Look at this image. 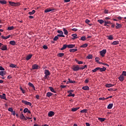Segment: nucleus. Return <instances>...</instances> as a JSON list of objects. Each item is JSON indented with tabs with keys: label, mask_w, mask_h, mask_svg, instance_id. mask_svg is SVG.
I'll use <instances>...</instances> for the list:
<instances>
[{
	"label": "nucleus",
	"mask_w": 126,
	"mask_h": 126,
	"mask_svg": "<svg viewBox=\"0 0 126 126\" xmlns=\"http://www.w3.org/2000/svg\"><path fill=\"white\" fill-rule=\"evenodd\" d=\"M9 3L13 7L15 6V5H21V4L20 2H13L12 1H9Z\"/></svg>",
	"instance_id": "nucleus-1"
},
{
	"label": "nucleus",
	"mask_w": 126,
	"mask_h": 126,
	"mask_svg": "<svg viewBox=\"0 0 126 126\" xmlns=\"http://www.w3.org/2000/svg\"><path fill=\"white\" fill-rule=\"evenodd\" d=\"M44 78H47V76L48 75H50V71H49L48 69H45V70H44Z\"/></svg>",
	"instance_id": "nucleus-2"
},
{
	"label": "nucleus",
	"mask_w": 126,
	"mask_h": 126,
	"mask_svg": "<svg viewBox=\"0 0 126 126\" xmlns=\"http://www.w3.org/2000/svg\"><path fill=\"white\" fill-rule=\"evenodd\" d=\"M72 69L74 71H77L78 70H80V67L79 65H73Z\"/></svg>",
	"instance_id": "nucleus-3"
},
{
	"label": "nucleus",
	"mask_w": 126,
	"mask_h": 126,
	"mask_svg": "<svg viewBox=\"0 0 126 126\" xmlns=\"http://www.w3.org/2000/svg\"><path fill=\"white\" fill-rule=\"evenodd\" d=\"M106 49H102V50H100V54L101 55V57H105V54H106Z\"/></svg>",
	"instance_id": "nucleus-4"
},
{
	"label": "nucleus",
	"mask_w": 126,
	"mask_h": 126,
	"mask_svg": "<svg viewBox=\"0 0 126 126\" xmlns=\"http://www.w3.org/2000/svg\"><path fill=\"white\" fill-rule=\"evenodd\" d=\"M58 33H59V34H58L59 37H65V35L63 34V31H57Z\"/></svg>",
	"instance_id": "nucleus-5"
},
{
	"label": "nucleus",
	"mask_w": 126,
	"mask_h": 126,
	"mask_svg": "<svg viewBox=\"0 0 126 126\" xmlns=\"http://www.w3.org/2000/svg\"><path fill=\"white\" fill-rule=\"evenodd\" d=\"M22 102H23L25 105H29L30 106H31L32 105V102L30 101H27L26 100H22Z\"/></svg>",
	"instance_id": "nucleus-6"
},
{
	"label": "nucleus",
	"mask_w": 126,
	"mask_h": 126,
	"mask_svg": "<svg viewBox=\"0 0 126 126\" xmlns=\"http://www.w3.org/2000/svg\"><path fill=\"white\" fill-rule=\"evenodd\" d=\"M74 90H68L67 93H68V96H75V94H72L73 93Z\"/></svg>",
	"instance_id": "nucleus-7"
},
{
	"label": "nucleus",
	"mask_w": 126,
	"mask_h": 126,
	"mask_svg": "<svg viewBox=\"0 0 126 126\" xmlns=\"http://www.w3.org/2000/svg\"><path fill=\"white\" fill-rule=\"evenodd\" d=\"M23 111L25 113V114H26V112H28V114H31V111H30V110H29V109L28 108V107H25V108L24 109Z\"/></svg>",
	"instance_id": "nucleus-8"
},
{
	"label": "nucleus",
	"mask_w": 126,
	"mask_h": 126,
	"mask_svg": "<svg viewBox=\"0 0 126 126\" xmlns=\"http://www.w3.org/2000/svg\"><path fill=\"white\" fill-rule=\"evenodd\" d=\"M55 115V112L54 111H49L48 115L49 117H52L54 116Z\"/></svg>",
	"instance_id": "nucleus-9"
},
{
	"label": "nucleus",
	"mask_w": 126,
	"mask_h": 126,
	"mask_svg": "<svg viewBox=\"0 0 126 126\" xmlns=\"http://www.w3.org/2000/svg\"><path fill=\"white\" fill-rule=\"evenodd\" d=\"M72 35V39H76L77 38H78L77 34H76V33H73V34H71Z\"/></svg>",
	"instance_id": "nucleus-10"
},
{
	"label": "nucleus",
	"mask_w": 126,
	"mask_h": 126,
	"mask_svg": "<svg viewBox=\"0 0 126 126\" xmlns=\"http://www.w3.org/2000/svg\"><path fill=\"white\" fill-rule=\"evenodd\" d=\"M1 49L2 50H7V45H3L2 44Z\"/></svg>",
	"instance_id": "nucleus-11"
},
{
	"label": "nucleus",
	"mask_w": 126,
	"mask_h": 126,
	"mask_svg": "<svg viewBox=\"0 0 126 126\" xmlns=\"http://www.w3.org/2000/svg\"><path fill=\"white\" fill-rule=\"evenodd\" d=\"M0 97L1 99H3L4 100H7L6 96V94H2V95H0Z\"/></svg>",
	"instance_id": "nucleus-12"
},
{
	"label": "nucleus",
	"mask_w": 126,
	"mask_h": 126,
	"mask_svg": "<svg viewBox=\"0 0 126 126\" xmlns=\"http://www.w3.org/2000/svg\"><path fill=\"white\" fill-rule=\"evenodd\" d=\"M119 80L120 81H123L125 79V77H124L123 73H122V75H120V76L119 77Z\"/></svg>",
	"instance_id": "nucleus-13"
},
{
	"label": "nucleus",
	"mask_w": 126,
	"mask_h": 126,
	"mask_svg": "<svg viewBox=\"0 0 126 126\" xmlns=\"http://www.w3.org/2000/svg\"><path fill=\"white\" fill-rule=\"evenodd\" d=\"M74 47H75V44H67V48H69L70 49H72Z\"/></svg>",
	"instance_id": "nucleus-14"
},
{
	"label": "nucleus",
	"mask_w": 126,
	"mask_h": 126,
	"mask_svg": "<svg viewBox=\"0 0 126 126\" xmlns=\"http://www.w3.org/2000/svg\"><path fill=\"white\" fill-rule=\"evenodd\" d=\"M0 75L2 76V78H3V75H6V71H5V70L0 71Z\"/></svg>",
	"instance_id": "nucleus-15"
},
{
	"label": "nucleus",
	"mask_w": 126,
	"mask_h": 126,
	"mask_svg": "<svg viewBox=\"0 0 126 126\" xmlns=\"http://www.w3.org/2000/svg\"><path fill=\"white\" fill-rule=\"evenodd\" d=\"M122 27V25H121L120 23H116V29H119V28H121Z\"/></svg>",
	"instance_id": "nucleus-16"
},
{
	"label": "nucleus",
	"mask_w": 126,
	"mask_h": 126,
	"mask_svg": "<svg viewBox=\"0 0 126 126\" xmlns=\"http://www.w3.org/2000/svg\"><path fill=\"white\" fill-rule=\"evenodd\" d=\"M95 60L96 63H98V64H102V62H99L100 58H99V57H96V58H95Z\"/></svg>",
	"instance_id": "nucleus-17"
},
{
	"label": "nucleus",
	"mask_w": 126,
	"mask_h": 126,
	"mask_svg": "<svg viewBox=\"0 0 126 126\" xmlns=\"http://www.w3.org/2000/svg\"><path fill=\"white\" fill-rule=\"evenodd\" d=\"M20 118L22 120L27 119L24 114H21V115H20Z\"/></svg>",
	"instance_id": "nucleus-18"
},
{
	"label": "nucleus",
	"mask_w": 126,
	"mask_h": 126,
	"mask_svg": "<svg viewBox=\"0 0 126 126\" xmlns=\"http://www.w3.org/2000/svg\"><path fill=\"white\" fill-rule=\"evenodd\" d=\"M39 68V65L38 64H33V65L32 66V69H38Z\"/></svg>",
	"instance_id": "nucleus-19"
},
{
	"label": "nucleus",
	"mask_w": 126,
	"mask_h": 126,
	"mask_svg": "<svg viewBox=\"0 0 126 126\" xmlns=\"http://www.w3.org/2000/svg\"><path fill=\"white\" fill-rule=\"evenodd\" d=\"M10 34H9V35H6V37L4 36V35H1V38H2V39H8V38H10Z\"/></svg>",
	"instance_id": "nucleus-20"
},
{
	"label": "nucleus",
	"mask_w": 126,
	"mask_h": 126,
	"mask_svg": "<svg viewBox=\"0 0 126 126\" xmlns=\"http://www.w3.org/2000/svg\"><path fill=\"white\" fill-rule=\"evenodd\" d=\"M99 70L100 71H105L106 70L107 68H105V66H103L102 68L99 67Z\"/></svg>",
	"instance_id": "nucleus-21"
},
{
	"label": "nucleus",
	"mask_w": 126,
	"mask_h": 126,
	"mask_svg": "<svg viewBox=\"0 0 126 126\" xmlns=\"http://www.w3.org/2000/svg\"><path fill=\"white\" fill-rule=\"evenodd\" d=\"M97 70H99V66H97V67L93 69L92 71H93V73H95V72L97 71Z\"/></svg>",
	"instance_id": "nucleus-22"
},
{
	"label": "nucleus",
	"mask_w": 126,
	"mask_h": 126,
	"mask_svg": "<svg viewBox=\"0 0 126 126\" xmlns=\"http://www.w3.org/2000/svg\"><path fill=\"white\" fill-rule=\"evenodd\" d=\"M108 24H111V21H104V26H108Z\"/></svg>",
	"instance_id": "nucleus-23"
},
{
	"label": "nucleus",
	"mask_w": 126,
	"mask_h": 126,
	"mask_svg": "<svg viewBox=\"0 0 126 126\" xmlns=\"http://www.w3.org/2000/svg\"><path fill=\"white\" fill-rule=\"evenodd\" d=\"M112 44L114 45H116L117 44H119V40H114V42L112 43Z\"/></svg>",
	"instance_id": "nucleus-24"
},
{
	"label": "nucleus",
	"mask_w": 126,
	"mask_h": 126,
	"mask_svg": "<svg viewBox=\"0 0 126 126\" xmlns=\"http://www.w3.org/2000/svg\"><path fill=\"white\" fill-rule=\"evenodd\" d=\"M32 57V54H29L27 57H26V60H30V59H31V58Z\"/></svg>",
	"instance_id": "nucleus-25"
},
{
	"label": "nucleus",
	"mask_w": 126,
	"mask_h": 126,
	"mask_svg": "<svg viewBox=\"0 0 126 126\" xmlns=\"http://www.w3.org/2000/svg\"><path fill=\"white\" fill-rule=\"evenodd\" d=\"M29 85H30V86H31L32 88L33 89V90H36L35 88L34 87V85L33 84H32V83H29Z\"/></svg>",
	"instance_id": "nucleus-26"
},
{
	"label": "nucleus",
	"mask_w": 126,
	"mask_h": 126,
	"mask_svg": "<svg viewBox=\"0 0 126 126\" xmlns=\"http://www.w3.org/2000/svg\"><path fill=\"white\" fill-rule=\"evenodd\" d=\"M9 43L10 44H11L12 45H15L16 44L15 40H10Z\"/></svg>",
	"instance_id": "nucleus-27"
},
{
	"label": "nucleus",
	"mask_w": 126,
	"mask_h": 126,
	"mask_svg": "<svg viewBox=\"0 0 126 126\" xmlns=\"http://www.w3.org/2000/svg\"><path fill=\"white\" fill-rule=\"evenodd\" d=\"M51 11H54V9H51V8H47L46 9H45L44 12H45L46 13H47V12H51Z\"/></svg>",
	"instance_id": "nucleus-28"
},
{
	"label": "nucleus",
	"mask_w": 126,
	"mask_h": 126,
	"mask_svg": "<svg viewBox=\"0 0 126 126\" xmlns=\"http://www.w3.org/2000/svg\"><path fill=\"white\" fill-rule=\"evenodd\" d=\"M68 47V44H63L62 48H61V50H63L64 49H66V48Z\"/></svg>",
	"instance_id": "nucleus-29"
},
{
	"label": "nucleus",
	"mask_w": 126,
	"mask_h": 126,
	"mask_svg": "<svg viewBox=\"0 0 126 126\" xmlns=\"http://www.w3.org/2000/svg\"><path fill=\"white\" fill-rule=\"evenodd\" d=\"M82 89L83 90H90V88L88 86H85V87H83Z\"/></svg>",
	"instance_id": "nucleus-30"
},
{
	"label": "nucleus",
	"mask_w": 126,
	"mask_h": 126,
	"mask_svg": "<svg viewBox=\"0 0 126 126\" xmlns=\"http://www.w3.org/2000/svg\"><path fill=\"white\" fill-rule=\"evenodd\" d=\"M63 31L64 34H65L66 35H68V32L67 30H66L65 28H63Z\"/></svg>",
	"instance_id": "nucleus-31"
},
{
	"label": "nucleus",
	"mask_w": 126,
	"mask_h": 126,
	"mask_svg": "<svg viewBox=\"0 0 126 126\" xmlns=\"http://www.w3.org/2000/svg\"><path fill=\"white\" fill-rule=\"evenodd\" d=\"M53 95V93H51L50 92H48L47 93L46 96H48V97H50V96Z\"/></svg>",
	"instance_id": "nucleus-32"
},
{
	"label": "nucleus",
	"mask_w": 126,
	"mask_h": 126,
	"mask_svg": "<svg viewBox=\"0 0 126 126\" xmlns=\"http://www.w3.org/2000/svg\"><path fill=\"white\" fill-rule=\"evenodd\" d=\"M0 3H1V4H6L7 2L5 0H0Z\"/></svg>",
	"instance_id": "nucleus-33"
},
{
	"label": "nucleus",
	"mask_w": 126,
	"mask_h": 126,
	"mask_svg": "<svg viewBox=\"0 0 126 126\" xmlns=\"http://www.w3.org/2000/svg\"><path fill=\"white\" fill-rule=\"evenodd\" d=\"M88 44H87V43H84V44H82L81 45V48H86L88 47Z\"/></svg>",
	"instance_id": "nucleus-34"
},
{
	"label": "nucleus",
	"mask_w": 126,
	"mask_h": 126,
	"mask_svg": "<svg viewBox=\"0 0 126 126\" xmlns=\"http://www.w3.org/2000/svg\"><path fill=\"white\" fill-rule=\"evenodd\" d=\"M78 49L76 48H75V47H73V48H72V49H69V52H77Z\"/></svg>",
	"instance_id": "nucleus-35"
},
{
	"label": "nucleus",
	"mask_w": 126,
	"mask_h": 126,
	"mask_svg": "<svg viewBox=\"0 0 126 126\" xmlns=\"http://www.w3.org/2000/svg\"><path fill=\"white\" fill-rule=\"evenodd\" d=\"M114 84H106L105 86L106 88H111L112 86H114Z\"/></svg>",
	"instance_id": "nucleus-36"
},
{
	"label": "nucleus",
	"mask_w": 126,
	"mask_h": 126,
	"mask_svg": "<svg viewBox=\"0 0 126 126\" xmlns=\"http://www.w3.org/2000/svg\"><path fill=\"white\" fill-rule=\"evenodd\" d=\"M108 39H109L110 40H112L113 39H114L113 35H108Z\"/></svg>",
	"instance_id": "nucleus-37"
},
{
	"label": "nucleus",
	"mask_w": 126,
	"mask_h": 126,
	"mask_svg": "<svg viewBox=\"0 0 126 126\" xmlns=\"http://www.w3.org/2000/svg\"><path fill=\"white\" fill-rule=\"evenodd\" d=\"M113 104H109L107 106V109H112Z\"/></svg>",
	"instance_id": "nucleus-38"
},
{
	"label": "nucleus",
	"mask_w": 126,
	"mask_h": 126,
	"mask_svg": "<svg viewBox=\"0 0 126 126\" xmlns=\"http://www.w3.org/2000/svg\"><path fill=\"white\" fill-rule=\"evenodd\" d=\"M80 107H72V111H77Z\"/></svg>",
	"instance_id": "nucleus-39"
},
{
	"label": "nucleus",
	"mask_w": 126,
	"mask_h": 126,
	"mask_svg": "<svg viewBox=\"0 0 126 126\" xmlns=\"http://www.w3.org/2000/svg\"><path fill=\"white\" fill-rule=\"evenodd\" d=\"M14 26H11L10 27H8L7 29L8 31H12L14 29Z\"/></svg>",
	"instance_id": "nucleus-40"
},
{
	"label": "nucleus",
	"mask_w": 126,
	"mask_h": 126,
	"mask_svg": "<svg viewBox=\"0 0 126 126\" xmlns=\"http://www.w3.org/2000/svg\"><path fill=\"white\" fill-rule=\"evenodd\" d=\"M49 89H50L51 91L52 92V93H56V90H54V88L52 87H49Z\"/></svg>",
	"instance_id": "nucleus-41"
},
{
	"label": "nucleus",
	"mask_w": 126,
	"mask_h": 126,
	"mask_svg": "<svg viewBox=\"0 0 126 126\" xmlns=\"http://www.w3.org/2000/svg\"><path fill=\"white\" fill-rule=\"evenodd\" d=\"M35 9H32V11L31 12H29V14H32H32H34V13H35Z\"/></svg>",
	"instance_id": "nucleus-42"
},
{
	"label": "nucleus",
	"mask_w": 126,
	"mask_h": 126,
	"mask_svg": "<svg viewBox=\"0 0 126 126\" xmlns=\"http://www.w3.org/2000/svg\"><path fill=\"white\" fill-rule=\"evenodd\" d=\"M10 66L11 67V68H16V64L12 63L10 64Z\"/></svg>",
	"instance_id": "nucleus-43"
},
{
	"label": "nucleus",
	"mask_w": 126,
	"mask_h": 126,
	"mask_svg": "<svg viewBox=\"0 0 126 126\" xmlns=\"http://www.w3.org/2000/svg\"><path fill=\"white\" fill-rule=\"evenodd\" d=\"M98 120L101 121V123H102V122L105 121V120H106V119L103 118H98Z\"/></svg>",
	"instance_id": "nucleus-44"
},
{
	"label": "nucleus",
	"mask_w": 126,
	"mask_h": 126,
	"mask_svg": "<svg viewBox=\"0 0 126 126\" xmlns=\"http://www.w3.org/2000/svg\"><path fill=\"white\" fill-rule=\"evenodd\" d=\"M85 68H87V65H86V64H85V65H83V66H81L80 69H85Z\"/></svg>",
	"instance_id": "nucleus-45"
},
{
	"label": "nucleus",
	"mask_w": 126,
	"mask_h": 126,
	"mask_svg": "<svg viewBox=\"0 0 126 126\" xmlns=\"http://www.w3.org/2000/svg\"><path fill=\"white\" fill-rule=\"evenodd\" d=\"M68 81H69V83H76L75 80H72L71 79H69V78L68 79Z\"/></svg>",
	"instance_id": "nucleus-46"
},
{
	"label": "nucleus",
	"mask_w": 126,
	"mask_h": 126,
	"mask_svg": "<svg viewBox=\"0 0 126 126\" xmlns=\"http://www.w3.org/2000/svg\"><path fill=\"white\" fill-rule=\"evenodd\" d=\"M58 39H59V34L55 35V37L54 38V40H58Z\"/></svg>",
	"instance_id": "nucleus-47"
},
{
	"label": "nucleus",
	"mask_w": 126,
	"mask_h": 126,
	"mask_svg": "<svg viewBox=\"0 0 126 126\" xmlns=\"http://www.w3.org/2000/svg\"><path fill=\"white\" fill-rule=\"evenodd\" d=\"M87 58H88V59H92L93 58L92 54H89V56H88Z\"/></svg>",
	"instance_id": "nucleus-48"
},
{
	"label": "nucleus",
	"mask_w": 126,
	"mask_h": 126,
	"mask_svg": "<svg viewBox=\"0 0 126 126\" xmlns=\"http://www.w3.org/2000/svg\"><path fill=\"white\" fill-rule=\"evenodd\" d=\"M97 22H99V23H100V24H102V23H104V21H103V20H98Z\"/></svg>",
	"instance_id": "nucleus-49"
},
{
	"label": "nucleus",
	"mask_w": 126,
	"mask_h": 126,
	"mask_svg": "<svg viewBox=\"0 0 126 126\" xmlns=\"http://www.w3.org/2000/svg\"><path fill=\"white\" fill-rule=\"evenodd\" d=\"M76 62H77L78 64H83V62H82L81 61H78L77 59H75Z\"/></svg>",
	"instance_id": "nucleus-50"
},
{
	"label": "nucleus",
	"mask_w": 126,
	"mask_h": 126,
	"mask_svg": "<svg viewBox=\"0 0 126 126\" xmlns=\"http://www.w3.org/2000/svg\"><path fill=\"white\" fill-rule=\"evenodd\" d=\"M81 40H86V37H85V35H84L83 37H81Z\"/></svg>",
	"instance_id": "nucleus-51"
},
{
	"label": "nucleus",
	"mask_w": 126,
	"mask_h": 126,
	"mask_svg": "<svg viewBox=\"0 0 126 126\" xmlns=\"http://www.w3.org/2000/svg\"><path fill=\"white\" fill-rule=\"evenodd\" d=\"M20 90L22 91V93H23V94H25V93H26L25 90H24V89H23L22 87H20Z\"/></svg>",
	"instance_id": "nucleus-52"
},
{
	"label": "nucleus",
	"mask_w": 126,
	"mask_h": 126,
	"mask_svg": "<svg viewBox=\"0 0 126 126\" xmlns=\"http://www.w3.org/2000/svg\"><path fill=\"white\" fill-rule=\"evenodd\" d=\"M87 109H83V110H81V112H87Z\"/></svg>",
	"instance_id": "nucleus-53"
},
{
	"label": "nucleus",
	"mask_w": 126,
	"mask_h": 126,
	"mask_svg": "<svg viewBox=\"0 0 126 126\" xmlns=\"http://www.w3.org/2000/svg\"><path fill=\"white\" fill-rule=\"evenodd\" d=\"M59 56L60 57H63V55H64V53H59L58 54Z\"/></svg>",
	"instance_id": "nucleus-54"
},
{
	"label": "nucleus",
	"mask_w": 126,
	"mask_h": 126,
	"mask_svg": "<svg viewBox=\"0 0 126 126\" xmlns=\"http://www.w3.org/2000/svg\"><path fill=\"white\" fill-rule=\"evenodd\" d=\"M8 111H11V112H13V109H12V107H9Z\"/></svg>",
	"instance_id": "nucleus-55"
},
{
	"label": "nucleus",
	"mask_w": 126,
	"mask_h": 126,
	"mask_svg": "<svg viewBox=\"0 0 126 126\" xmlns=\"http://www.w3.org/2000/svg\"><path fill=\"white\" fill-rule=\"evenodd\" d=\"M0 71H2V70H5V68L3 67V66H1L0 65Z\"/></svg>",
	"instance_id": "nucleus-56"
},
{
	"label": "nucleus",
	"mask_w": 126,
	"mask_h": 126,
	"mask_svg": "<svg viewBox=\"0 0 126 126\" xmlns=\"http://www.w3.org/2000/svg\"><path fill=\"white\" fill-rule=\"evenodd\" d=\"M104 13H105V14L109 13L108 9H104Z\"/></svg>",
	"instance_id": "nucleus-57"
},
{
	"label": "nucleus",
	"mask_w": 126,
	"mask_h": 126,
	"mask_svg": "<svg viewBox=\"0 0 126 126\" xmlns=\"http://www.w3.org/2000/svg\"><path fill=\"white\" fill-rule=\"evenodd\" d=\"M106 97H99V100H106Z\"/></svg>",
	"instance_id": "nucleus-58"
},
{
	"label": "nucleus",
	"mask_w": 126,
	"mask_h": 126,
	"mask_svg": "<svg viewBox=\"0 0 126 126\" xmlns=\"http://www.w3.org/2000/svg\"><path fill=\"white\" fill-rule=\"evenodd\" d=\"M72 31H74V32H77L78 31L77 28H72Z\"/></svg>",
	"instance_id": "nucleus-59"
},
{
	"label": "nucleus",
	"mask_w": 126,
	"mask_h": 126,
	"mask_svg": "<svg viewBox=\"0 0 126 126\" xmlns=\"http://www.w3.org/2000/svg\"><path fill=\"white\" fill-rule=\"evenodd\" d=\"M85 22H86V23H88V24H90L91 21L90 20H86Z\"/></svg>",
	"instance_id": "nucleus-60"
},
{
	"label": "nucleus",
	"mask_w": 126,
	"mask_h": 126,
	"mask_svg": "<svg viewBox=\"0 0 126 126\" xmlns=\"http://www.w3.org/2000/svg\"><path fill=\"white\" fill-rule=\"evenodd\" d=\"M123 76H126V71H123Z\"/></svg>",
	"instance_id": "nucleus-61"
},
{
	"label": "nucleus",
	"mask_w": 126,
	"mask_h": 126,
	"mask_svg": "<svg viewBox=\"0 0 126 126\" xmlns=\"http://www.w3.org/2000/svg\"><path fill=\"white\" fill-rule=\"evenodd\" d=\"M43 47L44 49H48L47 45H43Z\"/></svg>",
	"instance_id": "nucleus-62"
},
{
	"label": "nucleus",
	"mask_w": 126,
	"mask_h": 126,
	"mask_svg": "<svg viewBox=\"0 0 126 126\" xmlns=\"http://www.w3.org/2000/svg\"><path fill=\"white\" fill-rule=\"evenodd\" d=\"M89 79H86V80H85V83L87 84L88 83H89Z\"/></svg>",
	"instance_id": "nucleus-63"
},
{
	"label": "nucleus",
	"mask_w": 126,
	"mask_h": 126,
	"mask_svg": "<svg viewBox=\"0 0 126 126\" xmlns=\"http://www.w3.org/2000/svg\"><path fill=\"white\" fill-rule=\"evenodd\" d=\"M86 126H90V124L89 123H86Z\"/></svg>",
	"instance_id": "nucleus-64"
}]
</instances>
